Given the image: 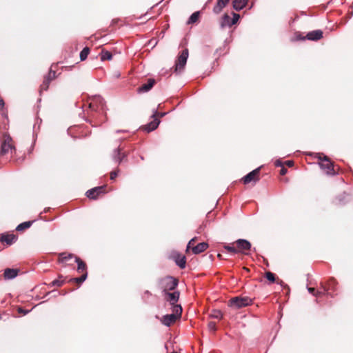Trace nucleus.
I'll list each match as a JSON object with an SVG mask.
<instances>
[{
  "mask_svg": "<svg viewBox=\"0 0 353 353\" xmlns=\"http://www.w3.org/2000/svg\"><path fill=\"white\" fill-rule=\"evenodd\" d=\"M172 310V314L164 315L162 318L161 322L165 326H170L181 316L182 307L180 305H174Z\"/></svg>",
  "mask_w": 353,
  "mask_h": 353,
  "instance_id": "nucleus-1",
  "label": "nucleus"
},
{
  "mask_svg": "<svg viewBox=\"0 0 353 353\" xmlns=\"http://www.w3.org/2000/svg\"><path fill=\"white\" fill-rule=\"evenodd\" d=\"M160 288L165 293L168 291L174 290L178 285V281L172 276H166L159 280Z\"/></svg>",
  "mask_w": 353,
  "mask_h": 353,
  "instance_id": "nucleus-2",
  "label": "nucleus"
},
{
  "mask_svg": "<svg viewBox=\"0 0 353 353\" xmlns=\"http://www.w3.org/2000/svg\"><path fill=\"white\" fill-rule=\"evenodd\" d=\"M252 302V299L248 296H235L229 301L228 305L235 309H239L250 305Z\"/></svg>",
  "mask_w": 353,
  "mask_h": 353,
  "instance_id": "nucleus-3",
  "label": "nucleus"
},
{
  "mask_svg": "<svg viewBox=\"0 0 353 353\" xmlns=\"http://www.w3.org/2000/svg\"><path fill=\"white\" fill-rule=\"evenodd\" d=\"M188 56L189 52L187 48L181 51L175 63L174 72L176 73H181L183 70L186 65Z\"/></svg>",
  "mask_w": 353,
  "mask_h": 353,
  "instance_id": "nucleus-4",
  "label": "nucleus"
},
{
  "mask_svg": "<svg viewBox=\"0 0 353 353\" xmlns=\"http://www.w3.org/2000/svg\"><path fill=\"white\" fill-rule=\"evenodd\" d=\"M322 154H319V159L321 160L319 165L322 170H323L327 174L334 175L335 172L334 170V164L329 159L326 157H323V159H321Z\"/></svg>",
  "mask_w": 353,
  "mask_h": 353,
  "instance_id": "nucleus-5",
  "label": "nucleus"
},
{
  "mask_svg": "<svg viewBox=\"0 0 353 353\" xmlns=\"http://www.w3.org/2000/svg\"><path fill=\"white\" fill-rule=\"evenodd\" d=\"M105 101L101 97H97L92 100L89 104V108L94 112H103Z\"/></svg>",
  "mask_w": 353,
  "mask_h": 353,
  "instance_id": "nucleus-6",
  "label": "nucleus"
},
{
  "mask_svg": "<svg viewBox=\"0 0 353 353\" xmlns=\"http://www.w3.org/2000/svg\"><path fill=\"white\" fill-rule=\"evenodd\" d=\"M236 243L239 253L248 254V251H250L252 248V245L250 241L246 239H240L236 241Z\"/></svg>",
  "mask_w": 353,
  "mask_h": 353,
  "instance_id": "nucleus-7",
  "label": "nucleus"
},
{
  "mask_svg": "<svg viewBox=\"0 0 353 353\" xmlns=\"http://www.w3.org/2000/svg\"><path fill=\"white\" fill-rule=\"evenodd\" d=\"M158 112L155 110L153 112L152 117L154 118L152 121H150L147 125L143 126V130L147 132H150L154 130L159 126L160 123V121L156 117V115L158 114Z\"/></svg>",
  "mask_w": 353,
  "mask_h": 353,
  "instance_id": "nucleus-8",
  "label": "nucleus"
},
{
  "mask_svg": "<svg viewBox=\"0 0 353 353\" xmlns=\"http://www.w3.org/2000/svg\"><path fill=\"white\" fill-rule=\"evenodd\" d=\"M260 168H257L252 170V172H249L248 174H246L245 176L243 177V181L245 184H248L249 183L252 181H257L259 180V174Z\"/></svg>",
  "mask_w": 353,
  "mask_h": 353,
  "instance_id": "nucleus-9",
  "label": "nucleus"
},
{
  "mask_svg": "<svg viewBox=\"0 0 353 353\" xmlns=\"http://www.w3.org/2000/svg\"><path fill=\"white\" fill-rule=\"evenodd\" d=\"M105 188V185L93 188L90 190H88L86 192L85 195L90 199H96L98 196L104 193Z\"/></svg>",
  "mask_w": 353,
  "mask_h": 353,
  "instance_id": "nucleus-10",
  "label": "nucleus"
},
{
  "mask_svg": "<svg viewBox=\"0 0 353 353\" xmlns=\"http://www.w3.org/2000/svg\"><path fill=\"white\" fill-rule=\"evenodd\" d=\"M126 157L127 154L125 152H123L120 148L114 149L112 154V160L118 164H120L123 159L126 158Z\"/></svg>",
  "mask_w": 353,
  "mask_h": 353,
  "instance_id": "nucleus-11",
  "label": "nucleus"
},
{
  "mask_svg": "<svg viewBox=\"0 0 353 353\" xmlns=\"http://www.w3.org/2000/svg\"><path fill=\"white\" fill-rule=\"evenodd\" d=\"M55 78V72L50 70L48 74L44 77L43 81L40 86V92L48 89L50 81Z\"/></svg>",
  "mask_w": 353,
  "mask_h": 353,
  "instance_id": "nucleus-12",
  "label": "nucleus"
},
{
  "mask_svg": "<svg viewBox=\"0 0 353 353\" xmlns=\"http://www.w3.org/2000/svg\"><path fill=\"white\" fill-rule=\"evenodd\" d=\"M17 239V236L13 234H2L0 237V241L5 242L9 245L14 243Z\"/></svg>",
  "mask_w": 353,
  "mask_h": 353,
  "instance_id": "nucleus-13",
  "label": "nucleus"
},
{
  "mask_svg": "<svg viewBox=\"0 0 353 353\" xmlns=\"http://www.w3.org/2000/svg\"><path fill=\"white\" fill-rule=\"evenodd\" d=\"M229 1L230 0H217L216 3L213 8V12L216 14L221 13Z\"/></svg>",
  "mask_w": 353,
  "mask_h": 353,
  "instance_id": "nucleus-14",
  "label": "nucleus"
},
{
  "mask_svg": "<svg viewBox=\"0 0 353 353\" xmlns=\"http://www.w3.org/2000/svg\"><path fill=\"white\" fill-rule=\"evenodd\" d=\"M323 37V32L321 30H316L311 32H309L307 35L306 38L308 40L311 41H317L319 40Z\"/></svg>",
  "mask_w": 353,
  "mask_h": 353,
  "instance_id": "nucleus-15",
  "label": "nucleus"
},
{
  "mask_svg": "<svg viewBox=\"0 0 353 353\" xmlns=\"http://www.w3.org/2000/svg\"><path fill=\"white\" fill-rule=\"evenodd\" d=\"M166 300L170 303L171 305H176L175 303L178 301L179 298V292L174 291L173 292H166Z\"/></svg>",
  "mask_w": 353,
  "mask_h": 353,
  "instance_id": "nucleus-16",
  "label": "nucleus"
},
{
  "mask_svg": "<svg viewBox=\"0 0 353 353\" xmlns=\"http://www.w3.org/2000/svg\"><path fill=\"white\" fill-rule=\"evenodd\" d=\"M155 81L153 79H149L148 80V83L143 84L138 88L139 93L147 92H148L154 85Z\"/></svg>",
  "mask_w": 353,
  "mask_h": 353,
  "instance_id": "nucleus-17",
  "label": "nucleus"
},
{
  "mask_svg": "<svg viewBox=\"0 0 353 353\" xmlns=\"http://www.w3.org/2000/svg\"><path fill=\"white\" fill-rule=\"evenodd\" d=\"M248 2V0H233L232 7L235 10L240 11L246 6Z\"/></svg>",
  "mask_w": 353,
  "mask_h": 353,
  "instance_id": "nucleus-18",
  "label": "nucleus"
},
{
  "mask_svg": "<svg viewBox=\"0 0 353 353\" xmlns=\"http://www.w3.org/2000/svg\"><path fill=\"white\" fill-rule=\"evenodd\" d=\"M174 261L176 264L181 269L185 268L186 259L185 256L176 254L174 256Z\"/></svg>",
  "mask_w": 353,
  "mask_h": 353,
  "instance_id": "nucleus-19",
  "label": "nucleus"
},
{
  "mask_svg": "<svg viewBox=\"0 0 353 353\" xmlns=\"http://www.w3.org/2000/svg\"><path fill=\"white\" fill-rule=\"evenodd\" d=\"M208 248L207 243L202 242L197 244L196 246L192 247V251L194 254H200L204 252Z\"/></svg>",
  "mask_w": 353,
  "mask_h": 353,
  "instance_id": "nucleus-20",
  "label": "nucleus"
},
{
  "mask_svg": "<svg viewBox=\"0 0 353 353\" xmlns=\"http://www.w3.org/2000/svg\"><path fill=\"white\" fill-rule=\"evenodd\" d=\"M18 274V270L16 269L7 268L4 271V277L6 279H12Z\"/></svg>",
  "mask_w": 353,
  "mask_h": 353,
  "instance_id": "nucleus-21",
  "label": "nucleus"
},
{
  "mask_svg": "<svg viewBox=\"0 0 353 353\" xmlns=\"http://www.w3.org/2000/svg\"><path fill=\"white\" fill-rule=\"evenodd\" d=\"M231 20L232 19L228 14H224L221 21V27L222 28L225 27H231L232 26V24H231Z\"/></svg>",
  "mask_w": 353,
  "mask_h": 353,
  "instance_id": "nucleus-22",
  "label": "nucleus"
},
{
  "mask_svg": "<svg viewBox=\"0 0 353 353\" xmlns=\"http://www.w3.org/2000/svg\"><path fill=\"white\" fill-rule=\"evenodd\" d=\"M75 261L77 263V265H78L77 270L79 272H83V273H84V272H87L86 264L82 260H81L80 258L76 256Z\"/></svg>",
  "mask_w": 353,
  "mask_h": 353,
  "instance_id": "nucleus-23",
  "label": "nucleus"
},
{
  "mask_svg": "<svg viewBox=\"0 0 353 353\" xmlns=\"http://www.w3.org/2000/svg\"><path fill=\"white\" fill-rule=\"evenodd\" d=\"M12 149V147L11 143L8 141H5L2 143L1 147V154H5L8 153Z\"/></svg>",
  "mask_w": 353,
  "mask_h": 353,
  "instance_id": "nucleus-24",
  "label": "nucleus"
},
{
  "mask_svg": "<svg viewBox=\"0 0 353 353\" xmlns=\"http://www.w3.org/2000/svg\"><path fill=\"white\" fill-rule=\"evenodd\" d=\"M33 222H34L33 221L23 222L17 226L16 230L17 231H23L26 229H28L32 225Z\"/></svg>",
  "mask_w": 353,
  "mask_h": 353,
  "instance_id": "nucleus-25",
  "label": "nucleus"
},
{
  "mask_svg": "<svg viewBox=\"0 0 353 353\" xmlns=\"http://www.w3.org/2000/svg\"><path fill=\"white\" fill-rule=\"evenodd\" d=\"M200 12H195L192 13L190 18L188 19V24H192L196 23L199 20Z\"/></svg>",
  "mask_w": 353,
  "mask_h": 353,
  "instance_id": "nucleus-26",
  "label": "nucleus"
},
{
  "mask_svg": "<svg viewBox=\"0 0 353 353\" xmlns=\"http://www.w3.org/2000/svg\"><path fill=\"white\" fill-rule=\"evenodd\" d=\"M87 277H88V272H85L80 277H76V278L70 279V281H71V282L74 281V282H76V283H83V281H85Z\"/></svg>",
  "mask_w": 353,
  "mask_h": 353,
  "instance_id": "nucleus-27",
  "label": "nucleus"
},
{
  "mask_svg": "<svg viewBox=\"0 0 353 353\" xmlns=\"http://www.w3.org/2000/svg\"><path fill=\"white\" fill-rule=\"evenodd\" d=\"M112 59V54L109 51L103 50L101 54V59L102 61L111 60Z\"/></svg>",
  "mask_w": 353,
  "mask_h": 353,
  "instance_id": "nucleus-28",
  "label": "nucleus"
},
{
  "mask_svg": "<svg viewBox=\"0 0 353 353\" xmlns=\"http://www.w3.org/2000/svg\"><path fill=\"white\" fill-rule=\"evenodd\" d=\"M210 317L216 319H221L223 317V314L220 310H214L210 314Z\"/></svg>",
  "mask_w": 353,
  "mask_h": 353,
  "instance_id": "nucleus-29",
  "label": "nucleus"
},
{
  "mask_svg": "<svg viewBox=\"0 0 353 353\" xmlns=\"http://www.w3.org/2000/svg\"><path fill=\"white\" fill-rule=\"evenodd\" d=\"M90 52L89 48H84L80 52V59L81 61H84L87 59L88 55Z\"/></svg>",
  "mask_w": 353,
  "mask_h": 353,
  "instance_id": "nucleus-30",
  "label": "nucleus"
},
{
  "mask_svg": "<svg viewBox=\"0 0 353 353\" xmlns=\"http://www.w3.org/2000/svg\"><path fill=\"white\" fill-rule=\"evenodd\" d=\"M62 278H63V276H59V279L54 280L51 283V285L57 286V287H60V286L63 285V284L65 282V280L63 279Z\"/></svg>",
  "mask_w": 353,
  "mask_h": 353,
  "instance_id": "nucleus-31",
  "label": "nucleus"
},
{
  "mask_svg": "<svg viewBox=\"0 0 353 353\" xmlns=\"http://www.w3.org/2000/svg\"><path fill=\"white\" fill-rule=\"evenodd\" d=\"M307 291L315 296H321V294L323 293L321 291H316L314 288L307 287Z\"/></svg>",
  "mask_w": 353,
  "mask_h": 353,
  "instance_id": "nucleus-32",
  "label": "nucleus"
},
{
  "mask_svg": "<svg viewBox=\"0 0 353 353\" xmlns=\"http://www.w3.org/2000/svg\"><path fill=\"white\" fill-rule=\"evenodd\" d=\"M317 291L323 292V293L321 294V296L325 295V294H329V289H327V286L325 284H323V283H321L320 289L318 290Z\"/></svg>",
  "mask_w": 353,
  "mask_h": 353,
  "instance_id": "nucleus-33",
  "label": "nucleus"
},
{
  "mask_svg": "<svg viewBox=\"0 0 353 353\" xmlns=\"http://www.w3.org/2000/svg\"><path fill=\"white\" fill-rule=\"evenodd\" d=\"M224 248L228 252H232L233 254L239 253L237 248H234V246L227 245L224 246Z\"/></svg>",
  "mask_w": 353,
  "mask_h": 353,
  "instance_id": "nucleus-34",
  "label": "nucleus"
},
{
  "mask_svg": "<svg viewBox=\"0 0 353 353\" xmlns=\"http://www.w3.org/2000/svg\"><path fill=\"white\" fill-rule=\"evenodd\" d=\"M336 282L334 279H331L329 280L327 288L330 290H334V286L336 285Z\"/></svg>",
  "mask_w": 353,
  "mask_h": 353,
  "instance_id": "nucleus-35",
  "label": "nucleus"
},
{
  "mask_svg": "<svg viewBox=\"0 0 353 353\" xmlns=\"http://www.w3.org/2000/svg\"><path fill=\"white\" fill-rule=\"evenodd\" d=\"M239 18L240 15L239 14L232 12V19L231 20V24H232V26L236 24L238 22Z\"/></svg>",
  "mask_w": 353,
  "mask_h": 353,
  "instance_id": "nucleus-36",
  "label": "nucleus"
},
{
  "mask_svg": "<svg viewBox=\"0 0 353 353\" xmlns=\"http://www.w3.org/2000/svg\"><path fill=\"white\" fill-rule=\"evenodd\" d=\"M265 276H266V279L271 281V282H274L275 281V275L274 273L271 272H266L265 274Z\"/></svg>",
  "mask_w": 353,
  "mask_h": 353,
  "instance_id": "nucleus-37",
  "label": "nucleus"
},
{
  "mask_svg": "<svg viewBox=\"0 0 353 353\" xmlns=\"http://www.w3.org/2000/svg\"><path fill=\"white\" fill-rule=\"evenodd\" d=\"M208 328L211 331H215L216 330V323L213 321L209 322L208 323Z\"/></svg>",
  "mask_w": 353,
  "mask_h": 353,
  "instance_id": "nucleus-38",
  "label": "nucleus"
},
{
  "mask_svg": "<svg viewBox=\"0 0 353 353\" xmlns=\"http://www.w3.org/2000/svg\"><path fill=\"white\" fill-rule=\"evenodd\" d=\"M119 171V170H114V171L111 172V173H110V179L111 180L114 179L117 176Z\"/></svg>",
  "mask_w": 353,
  "mask_h": 353,
  "instance_id": "nucleus-39",
  "label": "nucleus"
},
{
  "mask_svg": "<svg viewBox=\"0 0 353 353\" xmlns=\"http://www.w3.org/2000/svg\"><path fill=\"white\" fill-rule=\"evenodd\" d=\"M196 238H192L188 243L187 250L190 248V246L195 241Z\"/></svg>",
  "mask_w": 353,
  "mask_h": 353,
  "instance_id": "nucleus-40",
  "label": "nucleus"
},
{
  "mask_svg": "<svg viewBox=\"0 0 353 353\" xmlns=\"http://www.w3.org/2000/svg\"><path fill=\"white\" fill-rule=\"evenodd\" d=\"M274 164L276 167H283V163L279 159L276 160Z\"/></svg>",
  "mask_w": 353,
  "mask_h": 353,
  "instance_id": "nucleus-41",
  "label": "nucleus"
},
{
  "mask_svg": "<svg viewBox=\"0 0 353 353\" xmlns=\"http://www.w3.org/2000/svg\"><path fill=\"white\" fill-rule=\"evenodd\" d=\"M288 172V170L285 168L284 167H282V168L280 170V174L281 175H285Z\"/></svg>",
  "mask_w": 353,
  "mask_h": 353,
  "instance_id": "nucleus-42",
  "label": "nucleus"
},
{
  "mask_svg": "<svg viewBox=\"0 0 353 353\" xmlns=\"http://www.w3.org/2000/svg\"><path fill=\"white\" fill-rule=\"evenodd\" d=\"M72 254H68V256H65V257H62L61 258V261H67L68 259H70L72 258Z\"/></svg>",
  "mask_w": 353,
  "mask_h": 353,
  "instance_id": "nucleus-43",
  "label": "nucleus"
},
{
  "mask_svg": "<svg viewBox=\"0 0 353 353\" xmlns=\"http://www.w3.org/2000/svg\"><path fill=\"white\" fill-rule=\"evenodd\" d=\"M285 164L288 166V167H292L294 165V162L292 161H287L285 162Z\"/></svg>",
  "mask_w": 353,
  "mask_h": 353,
  "instance_id": "nucleus-44",
  "label": "nucleus"
},
{
  "mask_svg": "<svg viewBox=\"0 0 353 353\" xmlns=\"http://www.w3.org/2000/svg\"><path fill=\"white\" fill-rule=\"evenodd\" d=\"M28 312H29L28 310H23V309H21V308H19V313H22V314H27L28 313Z\"/></svg>",
  "mask_w": 353,
  "mask_h": 353,
  "instance_id": "nucleus-45",
  "label": "nucleus"
},
{
  "mask_svg": "<svg viewBox=\"0 0 353 353\" xmlns=\"http://www.w3.org/2000/svg\"><path fill=\"white\" fill-rule=\"evenodd\" d=\"M5 103L4 101L1 99H0V109H2L4 107Z\"/></svg>",
  "mask_w": 353,
  "mask_h": 353,
  "instance_id": "nucleus-46",
  "label": "nucleus"
},
{
  "mask_svg": "<svg viewBox=\"0 0 353 353\" xmlns=\"http://www.w3.org/2000/svg\"><path fill=\"white\" fill-rule=\"evenodd\" d=\"M145 294H147V295H150V292L148 291V290L145 292Z\"/></svg>",
  "mask_w": 353,
  "mask_h": 353,
  "instance_id": "nucleus-47",
  "label": "nucleus"
},
{
  "mask_svg": "<svg viewBox=\"0 0 353 353\" xmlns=\"http://www.w3.org/2000/svg\"><path fill=\"white\" fill-rule=\"evenodd\" d=\"M165 114V113H159L160 117H163Z\"/></svg>",
  "mask_w": 353,
  "mask_h": 353,
  "instance_id": "nucleus-48",
  "label": "nucleus"
}]
</instances>
